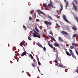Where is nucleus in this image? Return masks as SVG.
Returning a JSON list of instances; mask_svg holds the SVG:
<instances>
[{"mask_svg":"<svg viewBox=\"0 0 78 78\" xmlns=\"http://www.w3.org/2000/svg\"><path fill=\"white\" fill-rule=\"evenodd\" d=\"M18 56H19V53H18Z\"/></svg>","mask_w":78,"mask_h":78,"instance_id":"3c124183","label":"nucleus"},{"mask_svg":"<svg viewBox=\"0 0 78 78\" xmlns=\"http://www.w3.org/2000/svg\"><path fill=\"white\" fill-rule=\"evenodd\" d=\"M62 66H63V65L62 64H60L58 66V67H62Z\"/></svg>","mask_w":78,"mask_h":78,"instance_id":"cd10ccee","label":"nucleus"},{"mask_svg":"<svg viewBox=\"0 0 78 78\" xmlns=\"http://www.w3.org/2000/svg\"><path fill=\"white\" fill-rule=\"evenodd\" d=\"M58 40L59 41H61L62 42L63 41V40H62V38L60 37H58Z\"/></svg>","mask_w":78,"mask_h":78,"instance_id":"6ab92c4d","label":"nucleus"},{"mask_svg":"<svg viewBox=\"0 0 78 78\" xmlns=\"http://www.w3.org/2000/svg\"><path fill=\"white\" fill-rule=\"evenodd\" d=\"M69 51L71 53V54L68 51H66V53L67 55L68 56H71V55L73 58H75V59H76V56L75 55H74V54L73 53V51H72V50L71 49H69Z\"/></svg>","mask_w":78,"mask_h":78,"instance_id":"f257e3e1","label":"nucleus"},{"mask_svg":"<svg viewBox=\"0 0 78 78\" xmlns=\"http://www.w3.org/2000/svg\"><path fill=\"white\" fill-rule=\"evenodd\" d=\"M76 72H77V73H78V69H76Z\"/></svg>","mask_w":78,"mask_h":78,"instance_id":"c03bdc74","label":"nucleus"},{"mask_svg":"<svg viewBox=\"0 0 78 78\" xmlns=\"http://www.w3.org/2000/svg\"><path fill=\"white\" fill-rule=\"evenodd\" d=\"M33 31H34V33H35L37 34H39V33H37L36 30H35L34 29H33Z\"/></svg>","mask_w":78,"mask_h":78,"instance_id":"5701e85b","label":"nucleus"},{"mask_svg":"<svg viewBox=\"0 0 78 78\" xmlns=\"http://www.w3.org/2000/svg\"><path fill=\"white\" fill-rule=\"evenodd\" d=\"M29 76H30V77L31 76V75H29Z\"/></svg>","mask_w":78,"mask_h":78,"instance_id":"de8ad7c7","label":"nucleus"},{"mask_svg":"<svg viewBox=\"0 0 78 78\" xmlns=\"http://www.w3.org/2000/svg\"><path fill=\"white\" fill-rule=\"evenodd\" d=\"M53 62H55V61H53Z\"/></svg>","mask_w":78,"mask_h":78,"instance_id":"4d7b16f0","label":"nucleus"},{"mask_svg":"<svg viewBox=\"0 0 78 78\" xmlns=\"http://www.w3.org/2000/svg\"><path fill=\"white\" fill-rule=\"evenodd\" d=\"M29 55L30 56V57H31L32 59H33V56L31 54Z\"/></svg>","mask_w":78,"mask_h":78,"instance_id":"c756f323","label":"nucleus"},{"mask_svg":"<svg viewBox=\"0 0 78 78\" xmlns=\"http://www.w3.org/2000/svg\"><path fill=\"white\" fill-rule=\"evenodd\" d=\"M65 3H66V5L65 6V7L66 8V9H67V6L69 5V3L68 2H65Z\"/></svg>","mask_w":78,"mask_h":78,"instance_id":"f8f14e48","label":"nucleus"},{"mask_svg":"<svg viewBox=\"0 0 78 78\" xmlns=\"http://www.w3.org/2000/svg\"><path fill=\"white\" fill-rule=\"evenodd\" d=\"M77 35V34H74L73 36V37H75Z\"/></svg>","mask_w":78,"mask_h":78,"instance_id":"c85d7f7f","label":"nucleus"},{"mask_svg":"<svg viewBox=\"0 0 78 78\" xmlns=\"http://www.w3.org/2000/svg\"><path fill=\"white\" fill-rule=\"evenodd\" d=\"M55 63H58V61L56 60H55Z\"/></svg>","mask_w":78,"mask_h":78,"instance_id":"ea45409f","label":"nucleus"},{"mask_svg":"<svg viewBox=\"0 0 78 78\" xmlns=\"http://www.w3.org/2000/svg\"><path fill=\"white\" fill-rule=\"evenodd\" d=\"M43 48L44 51H46V48H45V47H43V48Z\"/></svg>","mask_w":78,"mask_h":78,"instance_id":"2f4dec72","label":"nucleus"},{"mask_svg":"<svg viewBox=\"0 0 78 78\" xmlns=\"http://www.w3.org/2000/svg\"><path fill=\"white\" fill-rule=\"evenodd\" d=\"M49 36L51 38V39H53V41H55V42H56V40H55V38H54V37H51L50 35H49Z\"/></svg>","mask_w":78,"mask_h":78,"instance_id":"a211bd4d","label":"nucleus"},{"mask_svg":"<svg viewBox=\"0 0 78 78\" xmlns=\"http://www.w3.org/2000/svg\"><path fill=\"white\" fill-rule=\"evenodd\" d=\"M38 70L39 71V72H40V70H39V69H38Z\"/></svg>","mask_w":78,"mask_h":78,"instance_id":"49530a36","label":"nucleus"},{"mask_svg":"<svg viewBox=\"0 0 78 78\" xmlns=\"http://www.w3.org/2000/svg\"><path fill=\"white\" fill-rule=\"evenodd\" d=\"M31 65H32V66H33V67L34 68L35 66L36 67H37V65H36V64L35 65H34V64H33V63H32Z\"/></svg>","mask_w":78,"mask_h":78,"instance_id":"b1692460","label":"nucleus"},{"mask_svg":"<svg viewBox=\"0 0 78 78\" xmlns=\"http://www.w3.org/2000/svg\"><path fill=\"white\" fill-rule=\"evenodd\" d=\"M26 55H27V52H26V51H25L22 53V54H21V56H23L24 55L26 56Z\"/></svg>","mask_w":78,"mask_h":78,"instance_id":"9d476101","label":"nucleus"},{"mask_svg":"<svg viewBox=\"0 0 78 78\" xmlns=\"http://www.w3.org/2000/svg\"><path fill=\"white\" fill-rule=\"evenodd\" d=\"M30 14H32L30 12Z\"/></svg>","mask_w":78,"mask_h":78,"instance_id":"6e6d98bb","label":"nucleus"},{"mask_svg":"<svg viewBox=\"0 0 78 78\" xmlns=\"http://www.w3.org/2000/svg\"><path fill=\"white\" fill-rule=\"evenodd\" d=\"M54 45L55 47H59V44L58 43H55Z\"/></svg>","mask_w":78,"mask_h":78,"instance_id":"4468645a","label":"nucleus"},{"mask_svg":"<svg viewBox=\"0 0 78 78\" xmlns=\"http://www.w3.org/2000/svg\"><path fill=\"white\" fill-rule=\"evenodd\" d=\"M64 0L65 2H67V1H66V0Z\"/></svg>","mask_w":78,"mask_h":78,"instance_id":"a18cd8bd","label":"nucleus"},{"mask_svg":"<svg viewBox=\"0 0 78 78\" xmlns=\"http://www.w3.org/2000/svg\"><path fill=\"white\" fill-rule=\"evenodd\" d=\"M61 33L63 35H68V33L66 32H65V31H62Z\"/></svg>","mask_w":78,"mask_h":78,"instance_id":"423d86ee","label":"nucleus"},{"mask_svg":"<svg viewBox=\"0 0 78 78\" xmlns=\"http://www.w3.org/2000/svg\"><path fill=\"white\" fill-rule=\"evenodd\" d=\"M37 12H41V14H44V13L39 9L37 10Z\"/></svg>","mask_w":78,"mask_h":78,"instance_id":"9b49d317","label":"nucleus"},{"mask_svg":"<svg viewBox=\"0 0 78 78\" xmlns=\"http://www.w3.org/2000/svg\"><path fill=\"white\" fill-rule=\"evenodd\" d=\"M36 21H37V22H39V20L38 19H37L36 20Z\"/></svg>","mask_w":78,"mask_h":78,"instance_id":"79ce46f5","label":"nucleus"},{"mask_svg":"<svg viewBox=\"0 0 78 78\" xmlns=\"http://www.w3.org/2000/svg\"><path fill=\"white\" fill-rule=\"evenodd\" d=\"M37 60L38 61H39V58H38V57H37Z\"/></svg>","mask_w":78,"mask_h":78,"instance_id":"37998d69","label":"nucleus"},{"mask_svg":"<svg viewBox=\"0 0 78 78\" xmlns=\"http://www.w3.org/2000/svg\"><path fill=\"white\" fill-rule=\"evenodd\" d=\"M29 19L30 20H31V19H32V18L31 16H30L29 17Z\"/></svg>","mask_w":78,"mask_h":78,"instance_id":"c9c22d12","label":"nucleus"},{"mask_svg":"<svg viewBox=\"0 0 78 78\" xmlns=\"http://www.w3.org/2000/svg\"><path fill=\"white\" fill-rule=\"evenodd\" d=\"M36 37H38V38H40V37H41V36L39 34H38V35H37L36 36Z\"/></svg>","mask_w":78,"mask_h":78,"instance_id":"a878e982","label":"nucleus"},{"mask_svg":"<svg viewBox=\"0 0 78 78\" xmlns=\"http://www.w3.org/2000/svg\"><path fill=\"white\" fill-rule=\"evenodd\" d=\"M38 46L40 47H41L42 48H43V47L41 44H37Z\"/></svg>","mask_w":78,"mask_h":78,"instance_id":"f3484780","label":"nucleus"},{"mask_svg":"<svg viewBox=\"0 0 78 78\" xmlns=\"http://www.w3.org/2000/svg\"><path fill=\"white\" fill-rule=\"evenodd\" d=\"M44 23H45L46 25H48H48H49L50 26L51 25V22H48L47 21H45L44 22Z\"/></svg>","mask_w":78,"mask_h":78,"instance_id":"7ed1b4c3","label":"nucleus"},{"mask_svg":"<svg viewBox=\"0 0 78 78\" xmlns=\"http://www.w3.org/2000/svg\"><path fill=\"white\" fill-rule=\"evenodd\" d=\"M56 25H57V26H58V27H59V28H60V27H59V25H58V23H56Z\"/></svg>","mask_w":78,"mask_h":78,"instance_id":"4c0bfd02","label":"nucleus"},{"mask_svg":"<svg viewBox=\"0 0 78 78\" xmlns=\"http://www.w3.org/2000/svg\"><path fill=\"white\" fill-rule=\"evenodd\" d=\"M63 18L64 20H65V22H69V21L67 20V18H66V16L65 15H63Z\"/></svg>","mask_w":78,"mask_h":78,"instance_id":"39448f33","label":"nucleus"},{"mask_svg":"<svg viewBox=\"0 0 78 78\" xmlns=\"http://www.w3.org/2000/svg\"><path fill=\"white\" fill-rule=\"evenodd\" d=\"M75 51H76V54H77V56H78V51H77L76 50H75Z\"/></svg>","mask_w":78,"mask_h":78,"instance_id":"473e14b6","label":"nucleus"},{"mask_svg":"<svg viewBox=\"0 0 78 78\" xmlns=\"http://www.w3.org/2000/svg\"><path fill=\"white\" fill-rule=\"evenodd\" d=\"M8 45L9 47V44H8Z\"/></svg>","mask_w":78,"mask_h":78,"instance_id":"603ef678","label":"nucleus"},{"mask_svg":"<svg viewBox=\"0 0 78 78\" xmlns=\"http://www.w3.org/2000/svg\"><path fill=\"white\" fill-rule=\"evenodd\" d=\"M23 28H24V30H25L26 29V27H25V26H24V25H23Z\"/></svg>","mask_w":78,"mask_h":78,"instance_id":"f704fd0d","label":"nucleus"},{"mask_svg":"<svg viewBox=\"0 0 78 78\" xmlns=\"http://www.w3.org/2000/svg\"><path fill=\"white\" fill-rule=\"evenodd\" d=\"M53 48L54 50H56V48H55L53 47V48Z\"/></svg>","mask_w":78,"mask_h":78,"instance_id":"a19ab883","label":"nucleus"},{"mask_svg":"<svg viewBox=\"0 0 78 78\" xmlns=\"http://www.w3.org/2000/svg\"><path fill=\"white\" fill-rule=\"evenodd\" d=\"M66 46H69V45H68V44H67V45H66Z\"/></svg>","mask_w":78,"mask_h":78,"instance_id":"09e8293b","label":"nucleus"},{"mask_svg":"<svg viewBox=\"0 0 78 78\" xmlns=\"http://www.w3.org/2000/svg\"><path fill=\"white\" fill-rule=\"evenodd\" d=\"M48 45L49 46L51 47V48H53V46H52V45H51V44H50V43H49V42L48 43Z\"/></svg>","mask_w":78,"mask_h":78,"instance_id":"aec40b11","label":"nucleus"},{"mask_svg":"<svg viewBox=\"0 0 78 78\" xmlns=\"http://www.w3.org/2000/svg\"><path fill=\"white\" fill-rule=\"evenodd\" d=\"M55 51V52H56V51Z\"/></svg>","mask_w":78,"mask_h":78,"instance_id":"864d4df0","label":"nucleus"},{"mask_svg":"<svg viewBox=\"0 0 78 78\" xmlns=\"http://www.w3.org/2000/svg\"><path fill=\"white\" fill-rule=\"evenodd\" d=\"M34 17H36V13L35 12H34Z\"/></svg>","mask_w":78,"mask_h":78,"instance_id":"58836bf2","label":"nucleus"},{"mask_svg":"<svg viewBox=\"0 0 78 78\" xmlns=\"http://www.w3.org/2000/svg\"><path fill=\"white\" fill-rule=\"evenodd\" d=\"M47 17H48V18H49V19H50L51 20H53V19L51 18V16H50L49 15H47Z\"/></svg>","mask_w":78,"mask_h":78,"instance_id":"2eb2a0df","label":"nucleus"},{"mask_svg":"<svg viewBox=\"0 0 78 78\" xmlns=\"http://www.w3.org/2000/svg\"><path fill=\"white\" fill-rule=\"evenodd\" d=\"M60 6L61 7V8L59 9V12L60 14H61V11H62L63 9V6H62V5H60Z\"/></svg>","mask_w":78,"mask_h":78,"instance_id":"0eeeda50","label":"nucleus"},{"mask_svg":"<svg viewBox=\"0 0 78 78\" xmlns=\"http://www.w3.org/2000/svg\"><path fill=\"white\" fill-rule=\"evenodd\" d=\"M37 34L34 32L33 33V36H34V37H36V36H37Z\"/></svg>","mask_w":78,"mask_h":78,"instance_id":"ddd939ff","label":"nucleus"},{"mask_svg":"<svg viewBox=\"0 0 78 78\" xmlns=\"http://www.w3.org/2000/svg\"><path fill=\"white\" fill-rule=\"evenodd\" d=\"M35 30H36V31L38 32V33H39V30L38 29H37V27H35Z\"/></svg>","mask_w":78,"mask_h":78,"instance_id":"412c9836","label":"nucleus"},{"mask_svg":"<svg viewBox=\"0 0 78 78\" xmlns=\"http://www.w3.org/2000/svg\"><path fill=\"white\" fill-rule=\"evenodd\" d=\"M38 65H39V66H41V63H40V62L39 61H38Z\"/></svg>","mask_w":78,"mask_h":78,"instance_id":"72a5a7b5","label":"nucleus"},{"mask_svg":"<svg viewBox=\"0 0 78 78\" xmlns=\"http://www.w3.org/2000/svg\"><path fill=\"white\" fill-rule=\"evenodd\" d=\"M72 29L73 30H74L75 31H77V27L76 26H74L72 27Z\"/></svg>","mask_w":78,"mask_h":78,"instance_id":"1a4fd4ad","label":"nucleus"},{"mask_svg":"<svg viewBox=\"0 0 78 78\" xmlns=\"http://www.w3.org/2000/svg\"><path fill=\"white\" fill-rule=\"evenodd\" d=\"M20 46H21V47H23V45H24V47H25V46H26V45L25 44H23L22 42H21L20 43Z\"/></svg>","mask_w":78,"mask_h":78,"instance_id":"6e6552de","label":"nucleus"},{"mask_svg":"<svg viewBox=\"0 0 78 78\" xmlns=\"http://www.w3.org/2000/svg\"><path fill=\"white\" fill-rule=\"evenodd\" d=\"M48 6L50 7L51 6L52 7V8H55L54 6H53V3H52V2H51V1H50V3H49V4L48 5Z\"/></svg>","mask_w":78,"mask_h":78,"instance_id":"20e7f679","label":"nucleus"},{"mask_svg":"<svg viewBox=\"0 0 78 78\" xmlns=\"http://www.w3.org/2000/svg\"><path fill=\"white\" fill-rule=\"evenodd\" d=\"M13 51H14L15 50H14V48H13Z\"/></svg>","mask_w":78,"mask_h":78,"instance_id":"8fccbe9b","label":"nucleus"},{"mask_svg":"<svg viewBox=\"0 0 78 78\" xmlns=\"http://www.w3.org/2000/svg\"><path fill=\"white\" fill-rule=\"evenodd\" d=\"M72 4L73 5L74 9L75 11H76L77 10V6L75 5V3L73 2H72Z\"/></svg>","mask_w":78,"mask_h":78,"instance_id":"f03ea898","label":"nucleus"},{"mask_svg":"<svg viewBox=\"0 0 78 78\" xmlns=\"http://www.w3.org/2000/svg\"><path fill=\"white\" fill-rule=\"evenodd\" d=\"M74 2L76 5L78 4V2H77V1H76V0H74Z\"/></svg>","mask_w":78,"mask_h":78,"instance_id":"bb28decb","label":"nucleus"},{"mask_svg":"<svg viewBox=\"0 0 78 78\" xmlns=\"http://www.w3.org/2000/svg\"><path fill=\"white\" fill-rule=\"evenodd\" d=\"M28 40H29V41H31V38H30V37H28Z\"/></svg>","mask_w":78,"mask_h":78,"instance_id":"e433bc0d","label":"nucleus"},{"mask_svg":"<svg viewBox=\"0 0 78 78\" xmlns=\"http://www.w3.org/2000/svg\"><path fill=\"white\" fill-rule=\"evenodd\" d=\"M56 16L57 17V19H59V18H60V16H59L58 15H57Z\"/></svg>","mask_w":78,"mask_h":78,"instance_id":"7c9ffc66","label":"nucleus"},{"mask_svg":"<svg viewBox=\"0 0 78 78\" xmlns=\"http://www.w3.org/2000/svg\"><path fill=\"white\" fill-rule=\"evenodd\" d=\"M77 69H78V67H77Z\"/></svg>","mask_w":78,"mask_h":78,"instance_id":"5fc2aeb1","label":"nucleus"},{"mask_svg":"<svg viewBox=\"0 0 78 78\" xmlns=\"http://www.w3.org/2000/svg\"><path fill=\"white\" fill-rule=\"evenodd\" d=\"M43 6L44 8H46L47 7V5L43 3Z\"/></svg>","mask_w":78,"mask_h":78,"instance_id":"393cba45","label":"nucleus"},{"mask_svg":"<svg viewBox=\"0 0 78 78\" xmlns=\"http://www.w3.org/2000/svg\"><path fill=\"white\" fill-rule=\"evenodd\" d=\"M72 45L73 46H74L75 47H76V44L75 43H72Z\"/></svg>","mask_w":78,"mask_h":78,"instance_id":"dca6fc26","label":"nucleus"},{"mask_svg":"<svg viewBox=\"0 0 78 78\" xmlns=\"http://www.w3.org/2000/svg\"><path fill=\"white\" fill-rule=\"evenodd\" d=\"M70 48L71 49H73V48H75V47L71 45L70 46Z\"/></svg>","mask_w":78,"mask_h":78,"instance_id":"4be33fe9","label":"nucleus"}]
</instances>
